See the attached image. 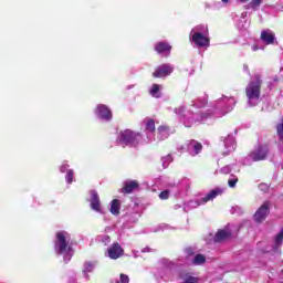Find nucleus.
Segmentation results:
<instances>
[{
	"instance_id": "obj_31",
	"label": "nucleus",
	"mask_w": 283,
	"mask_h": 283,
	"mask_svg": "<svg viewBox=\"0 0 283 283\" xmlns=\"http://www.w3.org/2000/svg\"><path fill=\"white\" fill-rule=\"evenodd\" d=\"M259 187H260V189H262V190L269 189V187L266 186V184H261Z\"/></svg>"
},
{
	"instance_id": "obj_24",
	"label": "nucleus",
	"mask_w": 283,
	"mask_h": 283,
	"mask_svg": "<svg viewBox=\"0 0 283 283\" xmlns=\"http://www.w3.org/2000/svg\"><path fill=\"white\" fill-rule=\"evenodd\" d=\"M193 151L196 155H198V154H200V151H202V144L200 142H195Z\"/></svg>"
},
{
	"instance_id": "obj_30",
	"label": "nucleus",
	"mask_w": 283,
	"mask_h": 283,
	"mask_svg": "<svg viewBox=\"0 0 283 283\" xmlns=\"http://www.w3.org/2000/svg\"><path fill=\"white\" fill-rule=\"evenodd\" d=\"M169 128L167 126H159L157 128V132H159V134H163V132H167Z\"/></svg>"
},
{
	"instance_id": "obj_6",
	"label": "nucleus",
	"mask_w": 283,
	"mask_h": 283,
	"mask_svg": "<svg viewBox=\"0 0 283 283\" xmlns=\"http://www.w3.org/2000/svg\"><path fill=\"white\" fill-rule=\"evenodd\" d=\"M266 156H269V146L260 145L256 150L250 153V158H252L254 163L266 160Z\"/></svg>"
},
{
	"instance_id": "obj_28",
	"label": "nucleus",
	"mask_w": 283,
	"mask_h": 283,
	"mask_svg": "<svg viewBox=\"0 0 283 283\" xmlns=\"http://www.w3.org/2000/svg\"><path fill=\"white\" fill-rule=\"evenodd\" d=\"M84 269L87 273L92 272V269H94V264L92 262H86L84 264Z\"/></svg>"
},
{
	"instance_id": "obj_17",
	"label": "nucleus",
	"mask_w": 283,
	"mask_h": 283,
	"mask_svg": "<svg viewBox=\"0 0 283 283\" xmlns=\"http://www.w3.org/2000/svg\"><path fill=\"white\" fill-rule=\"evenodd\" d=\"M146 132H150V134H154V132H156V122L154 120V118L147 119Z\"/></svg>"
},
{
	"instance_id": "obj_20",
	"label": "nucleus",
	"mask_w": 283,
	"mask_h": 283,
	"mask_svg": "<svg viewBox=\"0 0 283 283\" xmlns=\"http://www.w3.org/2000/svg\"><path fill=\"white\" fill-rule=\"evenodd\" d=\"M205 262H207V256H205L203 254H197L193 258L192 264H195L196 266L200 265V264H205Z\"/></svg>"
},
{
	"instance_id": "obj_7",
	"label": "nucleus",
	"mask_w": 283,
	"mask_h": 283,
	"mask_svg": "<svg viewBox=\"0 0 283 283\" xmlns=\"http://www.w3.org/2000/svg\"><path fill=\"white\" fill-rule=\"evenodd\" d=\"M107 251L111 260H118V258H123V255H125V250L118 242L113 243Z\"/></svg>"
},
{
	"instance_id": "obj_16",
	"label": "nucleus",
	"mask_w": 283,
	"mask_h": 283,
	"mask_svg": "<svg viewBox=\"0 0 283 283\" xmlns=\"http://www.w3.org/2000/svg\"><path fill=\"white\" fill-rule=\"evenodd\" d=\"M111 213L113 216H119L120 214V200L113 199L111 202Z\"/></svg>"
},
{
	"instance_id": "obj_14",
	"label": "nucleus",
	"mask_w": 283,
	"mask_h": 283,
	"mask_svg": "<svg viewBox=\"0 0 283 283\" xmlns=\"http://www.w3.org/2000/svg\"><path fill=\"white\" fill-rule=\"evenodd\" d=\"M222 188L213 189L207 196L201 198V202L207 203L210 202V200H216V198H218V196H222Z\"/></svg>"
},
{
	"instance_id": "obj_10",
	"label": "nucleus",
	"mask_w": 283,
	"mask_h": 283,
	"mask_svg": "<svg viewBox=\"0 0 283 283\" xmlns=\"http://www.w3.org/2000/svg\"><path fill=\"white\" fill-rule=\"evenodd\" d=\"M96 114L99 118H103V120H112V109L107 107L105 104L97 105Z\"/></svg>"
},
{
	"instance_id": "obj_18",
	"label": "nucleus",
	"mask_w": 283,
	"mask_h": 283,
	"mask_svg": "<svg viewBox=\"0 0 283 283\" xmlns=\"http://www.w3.org/2000/svg\"><path fill=\"white\" fill-rule=\"evenodd\" d=\"M283 244V228L281 231L276 234L274 239V249H280V245Z\"/></svg>"
},
{
	"instance_id": "obj_33",
	"label": "nucleus",
	"mask_w": 283,
	"mask_h": 283,
	"mask_svg": "<svg viewBox=\"0 0 283 283\" xmlns=\"http://www.w3.org/2000/svg\"><path fill=\"white\" fill-rule=\"evenodd\" d=\"M252 50H253L254 52H258V50H259L258 45H253V46H252Z\"/></svg>"
},
{
	"instance_id": "obj_5",
	"label": "nucleus",
	"mask_w": 283,
	"mask_h": 283,
	"mask_svg": "<svg viewBox=\"0 0 283 283\" xmlns=\"http://www.w3.org/2000/svg\"><path fill=\"white\" fill-rule=\"evenodd\" d=\"M270 209H271V202L264 201L262 206L255 211L254 221L258 223L264 222L269 217Z\"/></svg>"
},
{
	"instance_id": "obj_13",
	"label": "nucleus",
	"mask_w": 283,
	"mask_h": 283,
	"mask_svg": "<svg viewBox=\"0 0 283 283\" xmlns=\"http://www.w3.org/2000/svg\"><path fill=\"white\" fill-rule=\"evenodd\" d=\"M138 187H140V184L137 180L126 181L122 188V193H132L136 191Z\"/></svg>"
},
{
	"instance_id": "obj_29",
	"label": "nucleus",
	"mask_w": 283,
	"mask_h": 283,
	"mask_svg": "<svg viewBox=\"0 0 283 283\" xmlns=\"http://www.w3.org/2000/svg\"><path fill=\"white\" fill-rule=\"evenodd\" d=\"M238 178H233V179H229L228 180V185L231 189H233V187H235V185H238Z\"/></svg>"
},
{
	"instance_id": "obj_15",
	"label": "nucleus",
	"mask_w": 283,
	"mask_h": 283,
	"mask_svg": "<svg viewBox=\"0 0 283 283\" xmlns=\"http://www.w3.org/2000/svg\"><path fill=\"white\" fill-rule=\"evenodd\" d=\"M261 41H263L265 45H273V43H275V34L270 31H262Z\"/></svg>"
},
{
	"instance_id": "obj_26",
	"label": "nucleus",
	"mask_w": 283,
	"mask_h": 283,
	"mask_svg": "<svg viewBox=\"0 0 283 283\" xmlns=\"http://www.w3.org/2000/svg\"><path fill=\"white\" fill-rule=\"evenodd\" d=\"M175 114H177L178 116H185V106H179L175 108Z\"/></svg>"
},
{
	"instance_id": "obj_4",
	"label": "nucleus",
	"mask_w": 283,
	"mask_h": 283,
	"mask_svg": "<svg viewBox=\"0 0 283 283\" xmlns=\"http://www.w3.org/2000/svg\"><path fill=\"white\" fill-rule=\"evenodd\" d=\"M174 74V65L171 64H161L155 69L153 73L154 78H167Z\"/></svg>"
},
{
	"instance_id": "obj_34",
	"label": "nucleus",
	"mask_w": 283,
	"mask_h": 283,
	"mask_svg": "<svg viewBox=\"0 0 283 283\" xmlns=\"http://www.w3.org/2000/svg\"><path fill=\"white\" fill-rule=\"evenodd\" d=\"M240 3H248L249 0H239Z\"/></svg>"
},
{
	"instance_id": "obj_23",
	"label": "nucleus",
	"mask_w": 283,
	"mask_h": 283,
	"mask_svg": "<svg viewBox=\"0 0 283 283\" xmlns=\"http://www.w3.org/2000/svg\"><path fill=\"white\" fill-rule=\"evenodd\" d=\"M192 107H207V99H198L195 104H192Z\"/></svg>"
},
{
	"instance_id": "obj_21",
	"label": "nucleus",
	"mask_w": 283,
	"mask_h": 283,
	"mask_svg": "<svg viewBox=\"0 0 283 283\" xmlns=\"http://www.w3.org/2000/svg\"><path fill=\"white\" fill-rule=\"evenodd\" d=\"M65 180L69 185H72V182H74V170H67Z\"/></svg>"
},
{
	"instance_id": "obj_3",
	"label": "nucleus",
	"mask_w": 283,
	"mask_h": 283,
	"mask_svg": "<svg viewBox=\"0 0 283 283\" xmlns=\"http://www.w3.org/2000/svg\"><path fill=\"white\" fill-rule=\"evenodd\" d=\"M143 138L140 133H136L132 129H125L119 133V137L117 138V143H122L123 145H132L135 146L138 140Z\"/></svg>"
},
{
	"instance_id": "obj_2",
	"label": "nucleus",
	"mask_w": 283,
	"mask_h": 283,
	"mask_svg": "<svg viewBox=\"0 0 283 283\" xmlns=\"http://www.w3.org/2000/svg\"><path fill=\"white\" fill-rule=\"evenodd\" d=\"M262 91V77L260 75L254 76V81L250 82L245 87V95L249 101H258Z\"/></svg>"
},
{
	"instance_id": "obj_19",
	"label": "nucleus",
	"mask_w": 283,
	"mask_h": 283,
	"mask_svg": "<svg viewBox=\"0 0 283 283\" xmlns=\"http://www.w3.org/2000/svg\"><path fill=\"white\" fill-rule=\"evenodd\" d=\"M149 94L154 96V98H160V86L158 84H153Z\"/></svg>"
},
{
	"instance_id": "obj_8",
	"label": "nucleus",
	"mask_w": 283,
	"mask_h": 283,
	"mask_svg": "<svg viewBox=\"0 0 283 283\" xmlns=\"http://www.w3.org/2000/svg\"><path fill=\"white\" fill-rule=\"evenodd\" d=\"M154 50L157 52V54L169 56L171 54L172 46L169 44V42L159 41L155 44Z\"/></svg>"
},
{
	"instance_id": "obj_9",
	"label": "nucleus",
	"mask_w": 283,
	"mask_h": 283,
	"mask_svg": "<svg viewBox=\"0 0 283 283\" xmlns=\"http://www.w3.org/2000/svg\"><path fill=\"white\" fill-rule=\"evenodd\" d=\"M192 41L197 45V48H208L210 43L209 38L200 32H196L192 34Z\"/></svg>"
},
{
	"instance_id": "obj_12",
	"label": "nucleus",
	"mask_w": 283,
	"mask_h": 283,
	"mask_svg": "<svg viewBox=\"0 0 283 283\" xmlns=\"http://www.w3.org/2000/svg\"><path fill=\"white\" fill-rule=\"evenodd\" d=\"M231 235H233V233L231 232V230L229 229H222V230H218L217 233L214 234V242L219 243V242H224V240H229V238H231Z\"/></svg>"
},
{
	"instance_id": "obj_27",
	"label": "nucleus",
	"mask_w": 283,
	"mask_h": 283,
	"mask_svg": "<svg viewBox=\"0 0 283 283\" xmlns=\"http://www.w3.org/2000/svg\"><path fill=\"white\" fill-rule=\"evenodd\" d=\"M118 283H129V276L127 274H119Z\"/></svg>"
},
{
	"instance_id": "obj_32",
	"label": "nucleus",
	"mask_w": 283,
	"mask_h": 283,
	"mask_svg": "<svg viewBox=\"0 0 283 283\" xmlns=\"http://www.w3.org/2000/svg\"><path fill=\"white\" fill-rule=\"evenodd\" d=\"M164 160H169V163H171L174 159H171V155H168L167 157L164 158Z\"/></svg>"
},
{
	"instance_id": "obj_1",
	"label": "nucleus",
	"mask_w": 283,
	"mask_h": 283,
	"mask_svg": "<svg viewBox=\"0 0 283 283\" xmlns=\"http://www.w3.org/2000/svg\"><path fill=\"white\" fill-rule=\"evenodd\" d=\"M54 250L57 255L64 256V262L72 260L74 249L70 243V233L67 231H57L55 233Z\"/></svg>"
},
{
	"instance_id": "obj_25",
	"label": "nucleus",
	"mask_w": 283,
	"mask_h": 283,
	"mask_svg": "<svg viewBox=\"0 0 283 283\" xmlns=\"http://www.w3.org/2000/svg\"><path fill=\"white\" fill-rule=\"evenodd\" d=\"M169 190H164L159 193L160 200H169Z\"/></svg>"
},
{
	"instance_id": "obj_35",
	"label": "nucleus",
	"mask_w": 283,
	"mask_h": 283,
	"mask_svg": "<svg viewBox=\"0 0 283 283\" xmlns=\"http://www.w3.org/2000/svg\"><path fill=\"white\" fill-rule=\"evenodd\" d=\"M222 3H229V0H221Z\"/></svg>"
},
{
	"instance_id": "obj_11",
	"label": "nucleus",
	"mask_w": 283,
	"mask_h": 283,
	"mask_svg": "<svg viewBox=\"0 0 283 283\" xmlns=\"http://www.w3.org/2000/svg\"><path fill=\"white\" fill-rule=\"evenodd\" d=\"M91 209L97 213H102L103 211L101 208V197H98V192L96 190L91 191Z\"/></svg>"
},
{
	"instance_id": "obj_22",
	"label": "nucleus",
	"mask_w": 283,
	"mask_h": 283,
	"mask_svg": "<svg viewBox=\"0 0 283 283\" xmlns=\"http://www.w3.org/2000/svg\"><path fill=\"white\" fill-rule=\"evenodd\" d=\"M262 1L264 0H251L249 6L252 8V10H256V8H260L262 6Z\"/></svg>"
}]
</instances>
